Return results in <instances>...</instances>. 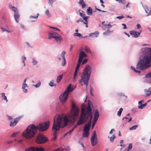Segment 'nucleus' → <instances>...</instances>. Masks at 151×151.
I'll return each mask as SVG.
<instances>
[{
	"label": "nucleus",
	"instance_id": "f257e3e1",
	"mask_svg": "<svg viewBox=\"0 0 151 151\" xmlns=\"http://www.w3.org/2000/svg\"><path fill=\"white\" fill-rule=\"evenodd\" d=\"M140 57L137 65V69L144 70L151 66V52L150 48L145 47L142 48L139 52Z\"/></svg>",
	"mask_w": 151,
	"mask_h": 151
},
{
	"label": "nucleus",
	"instance_id": "f03ea898",
	"mask_svg": "<svg viewBox=\"0 0 151 151\" xmlns=\"http://www.w3.org/2000/svg\"><path fill=\"white\" fill-rule=\"evenodd\" d=\"M49 122L48 121L36 126L33 124H30L23 132L22 135L27 139H30L34 137L37 130L42 132L47 130L49 127Z\"/></svg>",
	"mask_w": 151,
	"mask_h": 151
},
{
	"label": "nucleus",
	"instance_id": "7ed1b4c3",
	"mask_svg": "<svg viewBox=\"0 0 151 151\" xmlns=\"http://www.w3.org/2000/svg\"><path fill=\"white\" fill-rule=\"evenodd\" d=\"M55 116L54 119L53 124L52 127V130L54 132L53 135L54 137V140L57 139V131H59L61 128H63L66 127L68 124L69 119L68 117L65 116L64 117L61 116L60 115L57 116L56 122L55 120Z\"/></svg>",
	"mask_w": 151,
	"mask_h": 151
},
{
	"label": "nucleus",
	"instance_id": "20e7f679",
	"mask_svg": "<svg viewBox=\"0 0 151 151\" xmlns=\"http://www.w3.org/2000/svg\"><path fill=\"white\" fill-rule=\"evenodd\" d=\"M91 73V68L88 65L86 66L83 72V75L81 77V79L79 81V84L83 82L84 85L87 86Z\"/></svg>",
	"mask_w": 151,
	"mask_h": 151
},
{
	"label": "nucleus",
	"instance_id": "39448f33",
	"mask_svg": "<svg viewBox=\"0 0 151 151\" xmlns=\"http://www.w3.org/2000/svg\"><path fill=\"white\" fill-rule=\"evenodd\" d=\"M93 118L92 111L88 110L87 112H81L78 120L77 122V125H80L84 124L90 118L89 122L91 123V121Z\"/></svg>",
	"mask_w": 151,
	"mask_h": 151
},
{
	"label": "nucleus",
	"instance_id": "423d86ee",
	"mask_svg": "<svg viewBox=\"0 0 151 151\" xmlns=\"http://www.w3.org/2000/svg\"><path fill=\"white\" fill-rule=\"evenodd\" d=\"M93 106L90 100H88L87 106H86L84 104H82L81 112H87L88 110H91V111H92V108L93 107Z\"/></svg>",
	"mask_w": 151,
	"mask_h": 151
},
{
	"label": "nucleus",
	"instance_id": "0eeeda50",
	"mask_svg": "<svg viewBox=\"0 0 151 151\" xmlns=\"http://www.w3.org/2000/svg\"><path fill=\"white\" fill-rule=\"evenodd\" d=\"M79 110L78 108L73 104L72 107L71 114L73 116V119L75 120H76V117H78L79 114Z\"/></svg>",
	"mask_w": 151,
	"mask_h": 151
},
{
	"label": "nucleus",
	"instance_id": "6e6552de",
	"mask_svg": "<svg viewBox=\"0 0 151 151\" xmlns=\"http://www.w3.org/2000/svg\"><path fill=\"white\" fill-rule=\"evenodd\" d=\"M9 8L14 12V17L15 21L17 22H18L19 21V18L20 15L17 8L14 6H12L11 5H10L9 6Z\"/></svg>",
	"mask_w": 151,
	"mask_h": 151
},
{
	"label": "nucleus",
	"instance_id": "1a4fd4ad",
	"mask_svg": "<svg viewBox=\"0 0 151 151\" xmlns=\"http://www.w3.org/2000/svg\"><path fill=\"white\" fill-rule=\"evenodd\" d=\"M36 142L38 143H43L47 141V138L42 134H39L36 139Z\"/></svg>",
	"mask_w": 151,
	"mask_h": 151
},
{
	"label": "nucleus",
	"instance_id": "9d476101",
	"mask_svg": "<svg viewBox=\"0 0 151 151\" xmlns=\"http://www.w3.org/2000/svg\"><path fill=\"white\" fill-rule=\"evenodd\" d=\"M91 141L92 146H94L98 143L97 138L95 131L93 132V135L91 138Z\"/></svg>",
	"mask_w": 151,
	"mask_h": 151
},
{
	"label": "nucleus",
	"instance_id": "9b49d317",
	"mask_svg": "<svg viewBox=\"0 0 151 151\" xmlns=\"http://www.w3.org/2000/svg\"><path fill=\"white\" fill-rule=\"evenodd\" d=\"M68 95L66 92L64 91L59 96V99L61 103L64 104L65 101L67 100Z\"/></svg>",
	"mask_w": 151,
	"mask_h": 151
},
{
	"label": "nucleus",
	"instance_id": "f8f14e48",
	"mask_svg": "<svg viewBox=\"0 0 151 151\" xmlns=\"http://www.w3.org/2000/svg\"><path fill=\"white\" fill-rule=\"evenodd\" d=\"M143 80L145 82L151 84V71L146 75L143 77Z\"/></svg>",
	"mask_w": 151,
	"mask_h": 151
},
{
	"label": "nucleus",
	"instance_id": "ddd939ff",
	"mask_svg": "<svg viewBox=\"0 0 151 151\" xmlns=\"http://www.w3.org/2000/svg\"><path fill=\"white\" fill-rule=\"evenodd\" d=\"M139 32H138L134 30H132L129 32V33L133 37L137 38L140 36L142 32L141 30Z\"/></svg>",
	"mask_w": 151,
	"mask_h": 151
},
{
	"label": "nucleus",
	"instance_id": "4468645a",
	"mask_svg": "<svg viewBox=\"0 0 151 151\" xmlns=\"http://www.w3.org/2000/svg\"><path fill=\"white\" fill-rule=\"evenodd\" d=\"M26 151H44V149L42 147H32L27 149Z\"/></svg>",
	"mask_w": 151,
	"mask_h": 151
},
{
	"label": "nucleus",
	"instance_id": "2eb2a0df",
	"mask_svg": "<svg viewBox=\"0 0 151 151\" xmlns=\"http://www.w3.org/2000/svg\"><path fill=\"white\" fill-rule=\"evenodd\" d=\"M58 33L55 32L51 31L49 33L48 38L49 39H50L53 38L55 39V37H56L58 35Z\"/></svg>",
	"mask_w": 151,
	"mask_h": 151
},
{
	"label": "nucleus",
	"instance_id": "dca6fc26",
	"mask_svg": "<svg viewBox=\"0 0 151 151\" xmlns=\"http://www.w3.org/2000/svg\"><path fill=\"white\" fill-rule=\"evenodd\" d=\"M54 39L57 43L59 44L62 42L63 40L61 36L58 34L56 37H55Z\"/></svg>",
	"mask_w": 151,
	"mask_h": 151
},
{
	"label": "nucleus",
	"instance_id": "f3484780",
	"mask_svg": "<svg viewBox=\"0 0 151 151\" xmlns=\"http://www.w3.org/2000/svg\"><path fill=\"white\" fill-rule=\"evenodd\" d=\"M22 117L21 116L16 118L14 119V121L13 122H11L10 124V126L11 127H14L16 125L19 120Z\"/></svg>",
	"mask_w": 151,
	"mask_h": 151
},
{
	"label": "nucleus",
	"instance_id": "a211bd4d",
	"mask_svg": "<svg viewBox=\"0 0 151 151\" xmlns=\"http://www.w3.org/2000/svg\"><path fill=\"white\" fill-rule=\"evenodd\" d=\"M91 126V123L89 122L88 124H86L84 125L83 130L89 131L90 129Z\"/></svg>",
	"mask_w": 151,
	"mask_h": 151
},
{
	"label": "nucleus",
	"instance_id": "6ab92c4d",
	"mask_svg": "<svg viewBox=\"0 0 151 151\" xmlns=\"http://www.w3.org/2000/svg\"><path fill=\"white\" fill-rule=\"evenodd\" d=\"M99 34V33L98 31H96L90 34L89 36L93 38L97 37L98 36Z\"/></svg>",
	"mask_w": 151,
	"mask_h": 151
},
{
	"label": "nucleus",
	"instance_id": "aec40b11",
	"mask_svg": "<svg viewBox=\"0 0 151 151\" xmlns=\"http://www.w3.org/2000/svg\"><path fill=\"white\" fill-rule=\"evenodd\" d=\"M99 116V114L98 110L97 109H95L93 119L96 120V121H97Z\"/></svg>",
	"mask_w": 151,
	"mask_h": 151
},
{
	"label": "nucleus",
	"instance_id": "412c9836",
	"mask_svg": "<svg viewBox=\"0 0 151 151\" xmlns=\"http://www.w3.org/2000/svg\"><path fill=\"white\" fill-rule=\"evenodd\" d=\"M87 56V55L83 51H81L79 54V56L80 58L83 59L84 58H86Z\"/></svg>",
	"mask_w": 151,
	"mask_h": 151
},
{
	"label": "nucleus",
	"instance_id": "4be33fe9",
	"mask_svg": "<svg viewBox=\"0 0 151 151\" xmlns=\"http://www.w3.org/2000/svg\"><path fill=\"white\" fill-rule=\"evenodd\" d=\"M73 90V89L71 87V85L70 84L69 85L65 91H66V92L68 93V95L69 93L70 92L72 91Z\"/></svg>",
	"mask_w": 151,
	"mask_h": 151
},
{
	"label": "nucleus",
	"instance_id": "5701e85b",
	"mask_svg": "<svg viewBox=\"0 0 151 151\" xmlns=\"http://www.w3.org/2000/svg\"><path fill=\"white\" fill-rule=\"evenodd\" d=\"M63 77V75L61 74L58 76L57 77L56 82L57 83H58L62 80Z\"/></svg>",
	"mask_w": 151,
	"mask_h": 151
},
{
	"label": "nucleus",
	"instance_id": "b1692460",
	"mask_svg": "<svg viewBox=\"0 0 151 151\" xmlns=\"http://www.w3.org/2000/svg\"><path fill=\"white\" fill-rule=\"evenodd\" d=\"M83 133L82 134V137H87L89 134V131L83 130Z\"/></svg>",
	"mask_w": 151,
	"mask_h": 151
},
{
	"label": "nucleus",
	"instance_id": "393cba45",
	"mask_svg": "<svg viewBox=\"0 0 151 151\" xmlns=\"http://www.w3.org/2000/svg\"><path fill=\"white\" fill-rule=\"evenodd\" d=\"M113 32V31H110L109 29H107L106 32L103 33V35L105 36L108 35Z\"/></svg>",
	"mask_w": 151,
	"mask_h": 151
},
{
	"label": "nucleus",
	"instance_id": "a878e982",
	"mask_svg": "<svg viewBox=\"0 0 151 151\" xmlns=\"http://www.w3.org/2000/svg\"><path fill=\"white\" fill-rule=\"evenodd\" d=\"M88 15H92V9L91 7H89L86 11Z\"/></svg>",
	"mask_w": 151,
	"mask_h": 151
},
{
	"label": "nucleus",
	"instance_id": "bb28decb",
	"mask_svg": "<svg viewBox=\"0 0 151 151\" xmlns=\"http://www.w3.org/2000/svg\"><path fill=\"white\" fill-rule=\"evenodd\" d=\"M38 63V62L36 60L35 58H32V63L33 66L37 65V64Z\"/></svg>",
	"mask_w": 151,
	"mask_h": 151
},
{
	"label": "nucleus",
	"instance_id": "cd10ccee",
	"mask_svg": "<svg viewBox=\"0 0 151 151\" xmlns=\"http://www.w3.org/2000/svg\"><path fill=\"white\" fill-rule=\"evenodd\" d=\"M80 4L82 5V7L83 9L86 7V5L83 0H80L78 2Z\"/></svg>",
	"mask_w": 151,
	"mask_h": 151
},
{
	"label": "nucleus",
	"instance_id": "c85d7f7f",
	"mask_svg": "<svg viewBox=\"0 0 151 151\" xmlns=\"http://www.w3.org/2000/svg\"><path fill=\"white\" fill-rule=\"evenodd\" d=\"M131 68L135 72H136V73H138L139 74L141 72V71H140L141 70L137 69V68H136V70L135 68L134 67H133L132 66H131Z\"/></svg>",
	"mask_w": 151,
	"mask_h": 151
},
{
	"label": "nucleus",
	"instance_id": "c756f323",
	"mask_svg": "<svg viewBox=\"0 0 151 151\" xmlns=\"http://www.w3.org/2000/svg\"><path fill=\"white\" fill-rule=\"evenodd\" d=\"M84 49L86 53H91V51L88 47L86 46L84 48Z\"/></svg>",
	"mask_w": 151,
	"mask_h": 151
},
{
	"label": "nucleus",
	"instance_id": "7c9ffc66",
	"mask_svg": "<svg viewBox=\"0 0 151 151\" xmlns=\"http://www.w3.org/2000/svg\"><path fill=\"white\" fill-rule=\"evenodd\" d=\"M124 119H126V121L125 123H126L127 122H130L132 119V118L131 117H130V118L129 119V118L128 117H124L122 118V119L123 120Z\"/></svg>",
	"mask_w": 151,
	"mask_h": 151
},
{
	"label": "nucleus",
	"instance_id": "2f4dec72",
	"mask_svg": "<svg viewBox=\"0 0 151 151\" xmlns=\"http://www.w3.org/2000/svg\"><path fill=\"white\" fill-rule=\"evenodd\" d=\"M45 13L47 15L48 17L49 18L51 17V15L49 13V11L48 9H47L46 10L45 12Z\"/></svg>",
	"mask_w": 151,
	"mask_h": 151
},
{
	"label": "nucleus",
	"instance_id": "473e14b6",
	"mask_svg": "<svg viewBox=\"0 0 151 151\" xmlns=\"http://www.w3.org/2000/svg\"><path fill=\"white\" fill-rule=\"evenodd\" d=\"M55 1V0H48V3L51 7L53 6V3Z\"/></svg>",
	"mask_w": 151,
	"mask_h": 151
},
{
	"label": "nucleus",
	"instance_id": "72a5a7b5",
	"mask_svg": "<svg viewBox=\"0 0 151 151\" xmlns=\"http://www.w3.org/2000/svg\"><path fill=\"white\" fill-rule=\"evenodd\" d=\"M41 85V82L40 81H38V82L37 83L36 85H33V86H35L36 88L39 87Z\"/></svg>",
	"mask_w": 151,
	"mask_h": 151
},
{
	"label": "nucleus",
	"instance_id": "f704fd0d",
	"mask_svg": "<svg viewBox=\"0 0 151 151\" xmlns=\"http://www.w3.org/2000/svg\"><path fill=\"white\" fill-rule=\"evenodd\" d=\"M123 110V109L122 108H121L119 111H118L117 113V115L118 116H120L121 115V113L122 112V111Z\"/></svg>",
	"mask_w": 151,
	"mask_h": 151
},
{
	"label": "nucleus",
	"instance_id": "c9c22d12",
	"mask_svg": "<svg viewBox=\"0 0 151 151\" xmlns=\"http://www.w3.org/2000/svg\"><path fill=\"white\" fill-rule=\"evenodd\" d=\"M138 127V125H135L133 126L132 127L129 128V129L130 130H133L136 129Z\"/></svg>",
	"mask_w": 151,
	"mask_h": 151
},
{
	"label": "nucleus",
	"instance_id": "e433bc0d",
	"mask_svg": "<svg viewBox=\"0 0 151 151\" xmlns=\"http://www.w3.org/2000/svg\"><path fill=\"white\" fill-rule=\"evenodd\" d=\"M39 15V14L38 13L37 14V15L36 16H33L32 15L30 16H29V18L30 19H32V18L37 19L38 18Z\"/></svg>",
	"mask_w": 151,
	"mask_h": 151
},
{
	"label": "nucleus",
	"instance_id": "4c0bfd02",
	"mask_svg": "<svg viewBox=\"0 0 151 151\" xmlns=\"http://www.w3.org/2000/svg\"><path fill=\"white\" fill-rule=\"evenodd\" d=\"M78 72H77V71H75L74 73V75H73V78L74 79V82H75V81H76V80H75L76 78V76H77V74Z\"/></svg>",
	"mask_w": 151,
	"mask_h": 151
},
{
	"label": "nucleus",
	"instance_id": "58836bf2",
	"mask_svg": "<svg viewBox=\"0 0 151 151\" xmlns=\"http://www.w3.org/2000/svg\"><path fill=\"white\" fill-rule=\"evenodd\" d=\"M116 137L114 135H113L112 137H111L110 138V141L111 142H113L114 139Z\"/></svg>",
	"mask_w": 151,
	"mask_h": 151
},
{
	"label": "nucleus",
	"instance_id": "ea45409f",
	"mask_svg": "<svg viewBox=\"0 0 151 151\" xmlns=\"http://www.w3.org/2000/svg\"><path fill=\"white\" fill-rule=\"evenodd\" d=\"M65 51H63L61 54V56L63 58V59H65Z\"/></svg>",
	"mask_w": 151,
	"mask_h": 151
},
{
	"label": "nucleus",
	"instance_id": "a19ab883",
	"mask_svg": "<svg viewBox=\"0 0 151 151\" xmlns=\"http://www.w3.org/2000/svg\"><path fill=\"white\" fill-rule=\"evenodd\" d=\"M54 80H51L50 82L49 83V85L51 87H52L54 86Z\"/></svg>",
	"mask_w": 151,
	"mask_h": 151
},
{
	"label": "nucleus",
	"instance_id": "79ce46f5",
	"mask_svg": "<svg viewBox=\"0 0 151 151\" xmlns=\"http://www.w3.org/2000/svg\"><path fill=\"white\" fill-rule=\"evenodd\" d=\"M97 121H96V120L93 119V122L92 125V127H91V128L92 129H93V128L95 125V124L96 123V122H97Z\"/></svg>",
	"mask_w": 151,
	"mask_h": 151
},
{
	"label": "nucleus",
	"instance_id": "37998d69",
	"mask_svg": "<svg viewBox=\"0 0 151 151\" xmlns=\"http://www.w3.org/2000/svg\"><path fill=\"white\" fill-rule=\"evenodd\" d=\"M132 143H130L129 144V145L128 147L127 150L128 151H129L130 150H131L132 148Z\"/></svg>",
	"mask_w": 151,
	"mask_h": 151
},
{
	"label": "nucleus",
	"instance_id": "c03bdc74",
	"mask_svg": "<svg viewBox=\"0 0 151 151\" xmlns=\"http://www.w3.org/2000/svg\"><path fill=\"white\" fill-rule=\"evenodd\" d=\"M104 25L105 27H107L108 28V29H109V30L110 28H111L112 27V26L111 25L109 24H104Z\"/></svg>",
	"mask_w": 151,
	"mask_h": 151
},
{
	"label": "nucleus",
	"instance_id": "a18cd8bd",
	"mask_svg": "<svg viewBox=\"0 0 151 151\" xmlns=\"http://www.w3.org/2000/svg\"><path fill=\"white\" fill-rule=\"evenodd\" d=\"M89 17V16H84L83 18V19L86 22H88L87 19Z\"/></svg>",
	"mask_w": 151,
	"mask_h": 151
},
{
	"label": "nucleus",
	"instance_id": "49530a36",
	"mask_svg": "<svg viewBox=\"0 0 151 151\" xmlns=\"http://www.w3.org/2000/svg\"><path fill=\"white\" fill-rule=\"evenodd\" d=\"M66 60L65 59H63V61L61 63V65L62 66H64L66 64Z\"/></svg>",
	"mask_w": 151,
	"mask_h": 151
},
{
	"label": "nucleus",
	"instance_id": "de8ad7c7",
	"mask_svg": "<svg viewBox=\"0 0 151 151\" xmlns=\"http://www.w3.org/2000/svg\"><path fill=\"white\" fill-rule=\"evenodd\" d=\"M19 132H14L13 134L11 135V136L12 137H15L16 136V135L18 134Z\"/></svg>",
	"mask_w": 151,
	"mask_h": 151
},
{
	"label": "nucleus",
	"instance_id": "09e8293b",
	"mask_svg": "<svg viewBox=\"0 0 151 151\" xmlns=\"http://www.w3.org/2000/svg\"><path fill=\"white\" fill-rule=\"evenodd\" d=\"M83 59L81 58H80V57H79L78 60V64H79V65H80L81 64V62H82Z\"/></svg>",
	"mask_w": 151,
	"mask_h": 151
},
{
	"label": "nucleus",
	"instance_id": "8fccbe9b",
	"mask_svg": "<svg viewBox=\"0 0 151 151\" xmlns=\"http://www.w3.org/2000/svg\"><path fill=\"white\" fill-rule=\"evenodd\" d=\"M21 59L23 63H24L25 61L26 60V57L24 56H22L21 57Z\"/></svg>",
	"mask_w": 151,
	"mask_h": 151
},
{
	"label": "nucleus",
	"instance_id": "3c124183",
	"mask_svg": "<svg viewBox=\"0 0 151 151\" xmlns=\"http://www.w3.org/2000/svg\"><path fill=\"white\" fill-rule=\"evenodd\" d=\"M80 65H79V64H78L77 65L76 67L75 71H76L78 72V70L79 69V68L80 67Z\"/></svg>",
	"mask_w": 151,
	"mask_h": 151
},
{
	"label": "nucleus",
	"instance_id": "603ef678",
	"mask_svg": "<svg viewBox=\"0 0 151 151\" xmlns=\"http://www.w3.org/2000/svg\"><path fill=\"white\" fill-rule=\"evenodd\" d=\"M27 85L26 83H23L22 84V88L23 89H24V88H25L26 87H27Z\"/></svg>",
	"mask_w": 151,
	"mask_h": 151
},
{
	"label": "nucleus",
	"instance_id": "864d4df0",
	"mask_svg": "<svg viewBox=\"0 0 151 151\" xmlns=\"http://www.w3.org/2000/svg\"><path fill=\"white\" fill-rule=\"evenodd\" d=\"M95 9L96 10H98L99 11H100V12H107L106 11H103V10H102L100 9H99L97 8H95Z\"/></svg>",
	"mask_w": 151,
	"mask_h": 151
},
{
	"label": "nucleus",
	"instance_id": "5fc2aeb1",
	"mask_svg": "<svg viewBox=\"0 0 151 151\" xmlns=\"http://www.w3.org/2000/svg\"><path fill=\"white\" fill-rule=\"evenodd\" d=\"M145 91L146 92H151V87L149 88L148 89H145Z\"/></svg>",
	"mask_w": 151,
	"mask_h": 151
},
{
	"label": "nucleus",
	"instance_id": "6e6d98bb",
	"mask_svg": "<svg viewBox=\"0 0 151 151\" xmlns=\"http://www.w3.org/2000/svg\"><path fill=\"white\" fill-rule=\"evenodd\" d=\"M145 12L146 13H148V7L147 6H145L144 8Z\"/></svg>",
	"mask_w": 151,
	"mask_h": 151
},
{
	"label": "nucleus",
	"instance_id": "4d7b16f0",
	"mask_svg": "<svg viewBox=\"0 0 151 151\" xmlns=\"http://www.w3.org/2000/svg\"><path fill=\"white\" fill-rule=\"evenodd\" d=\"M88 61V60L87 59H84L82 61V65H83L84 64H85V63H86L87 61Z\"/></svg>",
	"mask_w": 151,
	"mask_h": 151
},
{
	"label": "nucleus",
	"instance_id": "13d9d810",
	"mask_svg": "<svg viewBox=\"0 0 151 151\" xmlns=\"http://www.w3.org/2000/svg\"><path fill=\"white\" fill-rule=\"evenodd\" d=\"M136 109H135V108H133L131 110V111L133 112L134 113H135L137 112V111H136Z\"/></svg>",
	"mask_w": 151,
	"mask_h": 151
},
{
	"label": "nucleus",
	"instance_id": "bf43d9fd",
	"mask_svg": "<svg viewBox=\"0 0 151 151\" xmlns=\"http://www.w3.org/2000/svg\"><path fill=\"white\" fill-rule=\"evenodd\" d=\"M118 95L120 96H125V97L126 98H127V96H125L124 94L123 93H119V94H118Z\"/></svg>",
	"mask_w": 151,
	"mask_h": 151
},
{
	"label": "nucleus",
	"instance_id": "052dcab7",
	"mask_svg": "<svg viewBox=\"0 0 151 151\" xmlns=\"http://www.w3.org/2000/svg\"><path fill=\"white\" fill-rule=\"evenodd\" d=\"M79 22H83V19L81 18H80L78 20L76 21V22L78 23Z\"/></svg>",
	"mask_w": 151,
	"mask_h": 151
},
{
	"label": "nucleus",
	"instance_id": "680f3d73",
	"mask_svg": "<svg viewBox=\"0 0 151 151\" xmlns=\"http://www.w3.org/2000/svg\"><path fill=\"white\" fill-rule=\"evenodd\" d=\"M124 17V16H123V15H122V16L117 17H116V18L117 19H121Z\"/></svg>",
	"mask_w": 151,
	"mask_h": 151
},
{
	"label": "nucleus",
	"instance_id": "e2e57ef3",
	"mask_svg": "<svg viewBox=\"0 0 151 151\" xmlns=\"http://www.w3.org/2000/svg\"><path fill=\"white\" fill-rule=\"evenodd\" d=\"M79 15H80V16H81L83 18L85 16V14L81 12L80 13Z\"/></svg>",
	"mask_w": 151,
	"mask_h": 151
},
{
	"label": "nucleus",
	"instance_id": "0e129e2a",
	"mask_svg": "<svg viewBox=\"0 0 151 151\" xmlns=\"http://www.w3.org/2000/svg\"><path fill=\"white\" fill-rule=\"evenodd\" d=\"M143 104H141L140 106H138V108L139 109H143V108H144Z\"/></svg>",
	"mask_w": 151,
	"mask_h": 151
},
{
	"label": "nucleus",
	"instance_id": "69168bd1",
	"mask_svg": "<svg viewBox=\"0 0 151 151\" xmlns=\"http://www.w3.org/2000/svg\"><path fill=\"white\" fill-rule=\"evenodd\" d=\"M20 26H21V28L22 29H24V30H26V29H25V27H24V25H23V24H20Z\"/></svg>",
	"mask_w": 151,
	"mask_h": 151
},
{
	"label": "nucleus",
	"instance_id": "338daca9",
	"mask_svg": "<svg viewBox=\"0 0 151 151\" xmlns=\"http://www.w3.org/2000/svg\"><path fill=\"white\" fill-rule=\"evenodd\" d=\"M146 96H149L151 94V92H146Z\"/></svg>",
	"mask_w": 151,
	"mask_h": 151
},
{
	"label": "nucleus",
	"instance_id": "774afa93",
	"mask_svg": "<svg viewBox=\"0 0 151 151\" xmlns=\"http://www.w3.org/2000/svg\"><path fill=\"white\" fill-rule=\"evenodd\" d=\"M55 151H63V148H58Z\"/></svg>",
	"mask_w": 151,
	"mask_h": 151
}]
</instances>
